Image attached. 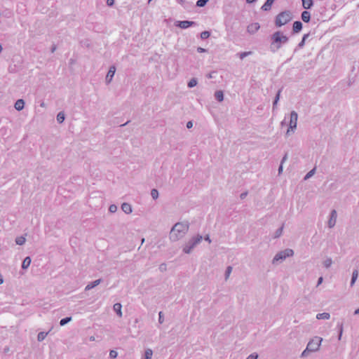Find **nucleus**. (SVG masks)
<instances>
[{
	"label": "nucleus",
	"instance_id": "obj_1",
	"mask_svg": "<svg viewBox=\"0 0 359 359\" xmlns=\"http://www.w3.org/2000/svg\"><path fill=\"white\" fill-rule=\"evenodd\" d=\"M189 230V223L187 221L175 223L169 232V240L171 243H176L183 239Z\"/></svg>",
	"mask_w": 359,
	"mask_h": 359
},
{
	"label": "nucleus",
	"instance_id": "obj_2",
	"mask_svg": "<svg viewBox=\"0 0 359 359\" xmlns=\"http://www.w3.org/2000/svg\"><path fill=\"white\" fill-rule=\"evenodd\" d=\"M288 41V37L280 32H276L271 36V43L270 48L271 51L276 52L281 48L283 44Z\"/></svg>",
	"mask_w": 359,
	"mask_h": 359
},
{
	"label": "nucleus",
	"instance_id": "obj_3",
	"mask_svg": "<svg viewBox=\"0 0 359 359\" xmlns=\"http://www.w3.org/2000/svg\"><path fill=\"white\" fill-rule=\"evenodd\" d=\"M294 252L292 249L287 248L278 252L273 257L271 263L278 265L283 263L287 258L293 257Z\"/></svg>",
	"mask_w": 359,
	"mask_h": 359
},
{
	"label": "nucleus",
	"instance_id": "obj_4",
	"mask_svg": "<svg viewBox=\"0 0 359 359\" xmlns=\"http://www.w3.org/2000/svg\"><path fill=\"white\" fill-rule=\"evenodd\" d=\"M203 240V236L198 234L191 237L187 242L182 245V252L185 254H191L194 248L198 245Z\"/></svg>",
	"mask_w": 359,
	"mask_h": 359
},
{
	"label": "nucleus",
	"instance_id": "obj_5",
	"mask_svg": "<svg viewBox=\"0 0 359 359\" xmlns=\"http://www.w3.org/2000/svg\"><path fill=\"white\" fill-rule=\"evenodd\" d=\"M292 19V15L290 11H284L278 14L276 19V25L281 27Z\"/></svg>",
	"mask_w": 359,
	"mask_h": 359
},
{
	"label": "nucleus",
	"instance_id": "obj_6",
	"mask_svg": "<svg viewBox=\"0 0 359 359\" xmlns=\"http://www.w3.org/2000/svg\"><path fill=\"white\" fill-rule=\"evenodd\" d=\"M298 114L296 111H292L290 113V119L289 123V128L287 130L286 135H290L294 133L297 126Z\"/></svg>",
	"mask_w": 359,
	"mask_h": 359
},
{
	"label": "nucleus",
	"instance_id": "obj_7",
	"mask_svg": "<svg viewBox=\"0 0 359 359\" xmlns=\"http://www.w3.org/2000/svg\"><path fill=\"white\" fill-rule=\"evenodd\" d=\"M322 341L323 338L320 337H314L309 341L306 347L308 348V350H310L311 352H316L320 349Z\"/></svg>",
	"mask_w": 359,
	"mask_h": 359
},
{
	"label": "nucleus",
	"instance_id": "obj_8",
	"mask_svg": "<svg viewBox=\"0 0 359 359\" xmlns=\"http://www.w3.org/2000/svg\"><path fill=\"white\" fill-rule=\"evenodd\" d=\"M337 213L335 210H332L330 212V218L327 222V226L329 228H333L337 222Z\"/></svg>",
	"mask_w": 359,
	"mask_h": 359
},
{
	"label": "nucleus",
	"instance_id": "obj_9",
	"mask_svg": "<svg viewBox=\"0 0 359 359\" xmlns=\"http://www.w3.org/2000/svg\"><path fill=\"white\" fill-rule=\"evenodd\" d=\"M116 72V67L112 65L109 67V69L107 74L106 78H105V82L107 84H109L111 82L113 77Z\"/></svg>",
	"mask_w": 359,
	"mask_h": 359
},
{
	"label": "nucleus",
	"instance_id": "obj_10",
	"mask_svg": "<svg viewBox=\"0 0 359 359\" xmlns=\"http://www.w3.org/2000/svg\"><path fill=\"white\" fill-rule=\"evenodd\" d=\"M260 28L259 24L258 22H253L250 24L247 27V32L250 34H255Z\"/></svg>",
	"mask_w": 359,
	"mask_h": 359
},
{
	"label": "nucleus",
	"instance_id": "obj_11",
	"mask_svg": "<svg viewBox=\"0 0 359 359\" xmlns=\"http://www.w3.org/2000/svg\"><path fill=\"white\" fill-rule=\"evenodd\" d=\"M195 24H196L195 22H193V21L184 20V21H177L176 22V26H177L182 29H187Z\"/></svg>",
	"mask_w": 359,
	"mask_h": 359
},
{
	"label": "nucleus",
	"instance_id": "obj_12",
	"mask_svg": "<svg viewBox=\"0 0 359 359\" xmlns=\"http://www.w3.org/2000/svg\"><path fill=\"white\" fill-rule=\"evenodd\" d=\"M102 280L101 279H97V280H95L91 283H89L85 287V290L86 291H88L93 288H94L95 287L97 286L98 285L100 284Z\"/></svg>",
	"mask_w": 359,
	"mask_h": 359
},
{
	"label": "nucleus",
	"instance_id": "obj_13",
	"mask_svg": "<svg viewBox=\"0 0 359 359\" xmlns=\"http://www.w3.org/2000/svg\"><path fill=\"white\" fill-rule=\"evenodd\" d=\"M121 210L126 213V214H130L133 212V208L130 204L128 203H123L121 205Z\"/></svg>",
	"mask_w": 359,
	"mask_h": 359
},
{
	"label": "nucleus",
	"instance_id": "obj_14",
	"mask_svg": "<svg viewBox=\"0 0 359 359\" xmlns=\"http://www.w3.org/2000/svg\"><path fill=\"white\" fill-rule=\"evenodd\" d=\"M122 305L120 303H116L113 306L114 311L116 313L118 317L121 318L123 316L122 313Z\"/></svg>",
	"mask_w": 359,
	"mask_h": 359
},
{
	"label": "nucleus",
	"instance_id": "obj_15",
	"mask_svg": "<svg viewBox=\"0 0 359 359\" xmlns=\"http://www.w3.org/2000/svg\"><path fill=\"white\" fill-rule=\"evenodd\" d=\"M302 29V23L300 21H295L293 23L292 29H293L294 32L297 33V32H300Z\"/></svg>",
	"mask_w": 359,
	"mask_h": 359
},
{
	"label": "nucleus",
	"instance_id": "obj_16",
	"mask_svg": "<svg viewBox=\"0 0 359 359\" xmlns=\"http://www.w3.org/2000/svg\"><path fill=\"white\" fill-rule=\"evenodd\" d=\"M311 15L309 11H303L302 13V19L305 22H309L310 21Z\"/></svg>",
	"mask_w": 359,
	"mask_h": 359
},
{
	"label": "nucleus",
	"instance_id": "obj_17",
	"mask_svg": "<svg viewBox=\"0 0 359 359\" xmlns=\"http://www.w3.org/2000/svg\"><path fill=\"white\" fill-rule=\"evenodd\" d=\"M302 6L305 9H309L313 6V0H302Z\"/></svg>",
	"mask_w": 359,
	"mask_h": 359
},
{
	"label": "nucleus",
	"instance_id": "obj_18",
	"mask_svg": "<svg viewBox=\"0 0 359 359\" xmlns=\"http://www.w3.org/2000/svg\"><path fill=\"white\" fill-rule=\"evenodd\" d=\"M215 97L219 102H222L224 100V93L222 90H217L215 93Z\"/></svg>",
	"mask_w": 359,
	"mask_h": 359
},
{
	"label": "nucleus",
	"instance_id": "obj_19",
	"mask_svg": "<svg viewBox=\"0 0 359 359\" xmlns=\"http://www.w3.org/2000/svg\"><path fill=\"white\" fill-rule=\"evenodd\" d=\"M330 318V314L329 313H318L316 315V318L318 320H322V319L328 320Z\"/></svg>",
	"mask_w": 359,
	"mask_h": 359
},
{
	"label": "nucleus",
	"instance_id": "obj_20",
	"mask_svg": "<svg viewBox=\"0 0 359 359\" xmlns=\"http://www.w3.org/2000/svg\"><path fill=\"white\" fill-rule=\"evenodd\" d=\"M358 271L357 269H355L353 273H352V278H351V286H353L357 278H358Z\"/></svg>",
	"mask_w": 359,
	"mask_h": 359
},
{
	"label": "nucleus",
	"instance_id": "obj_21",
	"mask_svg": "<svg viewBox=\"0 0 359 359\" xmlns=\"http://www.w3.org/2000/svg\"><path fill=\"white\" fill-rule=\"evenodd\" d=\"M274 0H266L265 4L262 6V8L264 11H269L271 9V5Z\"/></svg>",
	"mask_w": 359,
	"mask_h": 359
},
{
	"label": "nucleus",
	"instance_id": "obj_22",
	"mask_svg": "<svg viewBox=\"0 0 359 359\" xmlns=\"http://www.w3.org/2000/svg\"><path fill=\"white\" fill-rule=\"evenodd\" d=\"M57 121L59 123H62L64 122L65 121V113L63 111H60L57 114Z\"/></svg>",
	"mask_w": 359,
	"mask_h": 359
},
{
	"label": "nucleus",
	"instance_id": "obj_23",
	"mask_svg": "<svg viewBox=\"0 0 359 359\" xmlns=\"http://www.w3.org/2000/svg\"><path fill=\"white\" fill-rule=\"evenodd\" d=\"M233 268L231 266H229L226 267L225 273H224V278L225 280H227L229 278V276L232 272Z\"/></svg>",
	"mask_w": 359,
	"mask_h": 359
},
{
	"label": "nucleus",
	"instance_id": "obj_24",
	"mask_svg": "<svg viewBox=\"0 0 359 359\" xmlns=\"http://www.w3.org/2000/svg\"><path fill=\"white\" fill-rule=\"evenodd\" d=\"M153 355V351L151 348H147L144 351V359H151Z\"/></svg>",
	"mask_w": 359,
	"mask_h": 359
},
{
	"label": "nucleus",
	"instance_id": "obj_25",
	"mask_svg": "<svg viewBox=\"0 0 359 359\" xmlns=\"http://www.w3.org/2000/svg\"><path fill=\"white\" fill-rule=\"evenodd\" d=\"M15 108L18 111L22 110V99H19L16 101Z\"/></svg>",
	"mask_w": 359,
	"mask_h": 359
},
{
	"label": "nucleus",
	"instance_id": "obj_26",
	"mask_svg": "<svg viewBox=\"0 0 359 359\" xmlns=\"http://www.w3.org/2000/svg\"><path fill=\"white\" fill-rule=\"evenodd\" d=\"M323 266H324L325 268L328 269V268H330V267L331 266V265L332 264V259L331 258L328 257V258H327L326 259H325V260L323 261Z\"/></svg>",
	"mask_w": 359,
	"mask_h": 359
},
{
	"label": "nucleus",
	"instance_id": "obj_27",
	"mask_svg": "<svg viewBox=\"0 0 359 359\" xmlns=\"http://www.w3.org/2000/svg\"><path fill=\"white\" fill-rule=\"evenodd\" d=\"M159 193L156 189H153L151 191V196L154 200H156L158 198Z\"/></svg>",
	"mask_w": 359,
	"mask_h": 359
},
{
	"label": "nucleus",
	"instance_id": "obj_28",
	"mask_svg": "<svg viewBox=\"0 0 359 359\" xmlns=\"http://www.w3.org/2000/svg\"><path fill=\"white\" fill-rule=\"evenodd\" d=\"M48 334V332H39L37 336L38 341H43L46 337Z\"/></svg>",
	"mask_w": 359,
	"mask_h": 359
},
{
	"label": "nucleus",
	"instance_id": "obj_29",
	"mask_svg": "<svg viewBox=\"0 0 359 359\" xmlns=\"http://www.w3.org/2000/svg\"><path fill=\"white\" fill-rule=\"evenodd\" d=\"M197 83H198L197 79L195 78H193L189 81L187 86L189 88H193V87L196 86L197 85Z\"/></svg>",
	"mask_w": 359,
	"mask_h": 359
},
{
	"label": "nucleus",
	"instance_id": "obj_30",
	"mask_svg": "<svg viewBox=\"0 0 359 359\" xmlns=\"http://www.w3.org/2000/svg\"><path fill=\"white\" fill-rule=\"evenodd\" d=\"M71 320H72V318H71V317H67V318H65L62 319V320L60 321V325L61 326H64V325H65L67 323H69Z\"/></svg>",
	"mask_w": 359,
	"mask_h": 359
},
{
	"label": "nucleus",
	"instance_id": "obj_31",
	"mask_svg": "<svg viewBox=\"0 0 359 359\" xmlns=\"http://www.w3.org/2000/svg\"><path fill=\"white\" fill-rule=\"evenodd\" d=\"M210 33L208 31H204L201 33V38L202 39H206L210 37Z\"/></svg>",
	"mask_w": 359,
	"mask_h": 359
},
{
	"label": "nucleus",
	"instance_id": "obj_32",
	"mask_svg": "<svg viewBox=\"0 0 359 359\" xmlns=\"http://www.w3.org/2000/svg\"><path fill=\"white\" fill-rule=\"evenodd\" d=\"M31 264V258L29 257H27L24 259V269L27 268Z\"/></svg>",
	"mask_w": 359,
	"mask_h": 359
},
{
	"label": "nucleus",
	"instance_id": "obj_33",
	"mask_svg": "<svg viewBox=\"0 0 359 359\" xmlns=\"http://www.w3.org/2000/svg\"><path fill=\"white\" fill-rule=\"evenodd\" d=\"M280 90H278V93H277V95L276 96L275 100H274V102L273 103V109L276 108V107L277 105V103H278V100L280 99Z\"/></svg>",
	"mask_w": 359,
	"mask_h": 359
},
{
	"label": "nucleus",
	"instance_id": "obj_34",
	"mask_svg": "<svg viewBox=\"0 0 359 359\" xmlns=\"http://www.w3.org/2000/svg\"><path fill=\"white\" fill-rule=\"evenodd\" d=\"M315 172H316V169L313 168L311 170H310L304 177V180H306L308 179H309L311 177H312L314 174H315Z\"/></svg>",
	"mask_w": 359,
	"mask_h": 359
},
{
	"label": "nucleus",
	"instance_id": "obj_35",
	"mask_svg": "<svg viewBox=\"0 0 359 359\" xmlns=\"http://www.w3.org/2000/svg\"><path fill=\"white\" fill-rule=\"evenodd\" d=\"M109 211L111 213H114L117 211V206L115 204H111L109 207Z\"/></svg>",
	"mask_w": 359,
	"mask_h": 359
},
{
	"label": "nucleus",
	"instance_id": "obj_36",
	"mask_svg": "<svg viewBox=\"0 0 359 359\" xmlns=\"http://www.w3.org/2000/svg\"><path fill=\"white\" fill-rule=\"evenodd\" d=\"M209 0H198L197 2H196V5L197 6H199V7H203L204 6L207 2Z\"/></svg>",
	"mask_w": 359,
	"mask_h": 359
},
{
	"label": "nucleus",
	"instance_id": "obj_37",
	"mask_svg": "<svg viewBox=\"0 0 359 359\" xmlns=\"http://www.w3.org/2000/svg\"><path fill=\"white\" fill-rule=\"evenodd\" d=\"M252 54V52L251 51H248V52H243L241 53H240L239 55V57L241 60L244 59L245 57L250 55Z\"/></svg>",
	"mask_w": 359,
	"mask_h": 359
},
{
	"label": "nucleus",
	"instance_id": "obj_38",
	"mask_svg": "<svg viewBox=\"0 0 359 359\" xmlns=\"http://www.w3.org/2000/svg\"><path fill=\"white\" fill-rule=\"evenodd\" d=\"M311 351L310 350H308V348L306 347V349H304L302 354H301V357L302 358H305V357H307L309 353H311Z\"/></svg>",
	"mask_w": 359,
	"mask_h": 359
},
{
	"label": "nucleus",
	"instance_id": "obj_39",
	"mask_svg": "<svg viewBox=\"0 0 359 359\" xmlns=\"http://www.w3.org/2000/svg\"><path fill=\"white\" fill-rule=\"evenodd\" d=\"M159 271L161 272H165L167 271V264H165V263H163L161 264L160 266H159Z\"/></svg>",
	"mask_w": 359,
	"mask_h": 359
},
{
	"label": "nucleus",
	"instance_id": "obj_40",
	"mask_svg": "<svg viewBox=\"0 0 359 359\" xmlns=\"http://www.w3.org/2000/svg\"><path fill=\"white\" fill-rule=\"evenodd\" d=\"M158 322L160 324H162L164 322V317L162 311L158 313Z\"/></svg>",
	"mask_w": 359,
	"mask_h": 359
},
{
	"label": "nucleus",
	"instance_id": "obj_41",
	"mask_svg": "<svg viewBox=\"0 0 359 359\" xmlns=\"http://www.w3.org/2000/svg\"><path fill=\"white\" fill-rule=\"evenodd\" d=\"M259 357L258 354L257 353H252L250 355H249L246 359H257Z\"/></svg>",
	"mask_w": 359,
	"mask_h": 359
},
{
	"label": "nucleus",
	"instance_id": "obj_42",
	"mask_svg": "<svg viewBox=\"0 0 359 359\" xmlns=\"http://www.w3.org/2000/svg\"><path fill=\"white\" fill-rule=\"evenodd\" d=\"M16 245H22V236H18L15 238Z\"/></svg>",
	"mask_w": 359,
	"mask_h": 359
},
{
	"label": "nucleus",
	"instance_id": "obj_43",
	"mask_svg": "<svg viewBox=\"0 0 359 359\" xmlns=\"http://www.w3.org/2000/svg\"><path fill=\"white\" fill-rule=\"evenodd\" d=\"M117 355H118V353L116 351H114V350L110 351L109 357L111 358H116L117 357Z\"/></svg>",
	"mask_w": 359,
	"mask_h": 359
},
{
	"label": "nucleus",
	"instance_id": "obj_44",
	"mask_svg": "<svg viewBox=\"0 0 359 359\" xmlns=\"http://www.w3.org/2000/svg\"><path fill=\"white\" fill-rule=\"evenodd\" d=\"M308 34H305L304 36H303V39L302 40V41L299 43V47H302L304 45V43H305V40L308 37Z\"/></svg>",
	"mask_w": 359,
	"mask_h": 359
},
{
	"label": "nucleus",
	"instance_id": "obj_45",
	"mask_svg": "<svg viewBox=\"0 0 359 359\" xmlns=\"http://www.w3.org/2000/svg\"><path fill=\"white\" fill-rule=\"evenodd\" d=\"M287 159V154H285V156L283 157L280 163L283 164Z\"/></svg>",
	"mask_w": 359,
	"mask_h": 359
},
{
	"label": "nucleus",
	"instance_id": "obj_46",
	"mask_svg": "<svg viewBox=\"0 0 359 359\" xmlns=\"http://www.w3.org/2000/svg\"><path fill=\"white\" fill-rule=\"evenodd\" d=\"M283 164L280 163L279 168H278V175H280L283 172Z\"/></svg>",
	"mask_w": 359,
	"mask_h": 359
},
{
	"label": "nucleus",
	"instance_id": "obj_47",
	"mask_svg": "<svg viewBox=\"0 0 359 359\" xmlns=\"http://www.w3.org/2000/svg\"><path fill=\"white\" fill-rule=\"evenodd\" d=\"M197 51H198V53H205V52H206V50H205V48H203L198 47V48H197Z\"/></svg>",
	"mask_w": 359,
	"mask_h": 359
},
{
	"label": "nucleus",
	"instance_id": "obj_48",
	"mask_svg": "<svg viewBox=\"0 0 359 359\" xmlns=\"http://www.w3.org/2000/svg\"><path fill=\"white\" fill-rule=\"evenodd\" d=\"M192 126H193V123L191 121H188L187 123V128L189 129V128H192Z\"/></svg>",
	"mask_w": 359,
	"mask_h": 359
},
{
	"label": "nucleus",
	"instance_id": "obj_49",
	"mask_svg": "<svg viewBox=\"0 0 359 359\" xmlns=\"http://www.w3.org/2000/svg\"><path fill=\"white\" fill-rule=\"evenodd\" d=\"M205 241H208L209 243L212 242L209 235H206L204 238Z\"/></svg>",
	"mask_w": 359,
	"mask_h": 359
},
{
	"label": "nucleus",
	"instance_id": "obj_50",
	"mask_svg": "<svg viewBox=\"0 0 359 359\" xmlns=\"http://www.w3.org/2000/svg\"><path fill=\"white\" fill-rule=\"evenodd\" d=\"M114 3V0H107V4L108 6H112Z\"/></svg>",
	"mask_w": 359,
	"mask_h": 359
},
{
	"label": "nucleus",
	"instance_id": "obj_51",
	"mask_svg": "<svg viewBox=\"0 0 359 359\" xmlns=\"http://www.w3.org/2000/svg\"><path fill=\"white\" fill-rule=\"evenodd\" d=\"M342 332H343V327L342 325L340 327V332H339V339L340 340L341 338V335H342Z\"/></svg>",
	"mask_w": 359,
	"mask_h": 359
},
{
	"label": "nucleus",
	"instance_id": "obj_52",
	"mask_svg": "<svg viewBox=\"0 0 359 359\" xmlns=\"http://www.w3.org/2000/svg\"><path fill=\"white\" fill-rule=\"evenodd\" d=\"M323 277H320V278H318V284H317V285L318 286L319 285H320V284L323 283Z\"/></svg>",
	"mask_w": 359,
	"mask_h": 359
},
{
	"label": "nucleus",
	"instance_id": "obj_53",
	"mask_svg": "<svg viewBox=\"0 0 359 359\" xmlns=\"http://www.w3.org/2000/svg\"><path fill=\"white\" fill-rule=\"evenodd\" d=\"M354 315L359 316V308L355 310Z\"/></svg>",
	"mask_w": 359,
	"mask_h": 359
},
{
	"label": "nucleus",
	"instance_id": "obj_54",
	"mask_svg": "<svg viewBox=\"0 0 359 359\" xmlns=\"http://www.w3.org/2000/svg\"><path fill=\"white\" fill-rule=\"evenodd\" d=\"M246 195H247V193H243L241 194V198H244L246 196Z\"/></svg>",
	"mask_w": 359,
	"mask_h": 359
},
{
	"label": "nucleus",
	"instance_id": "obj_55",
	"mask_svg": "<svg viewBox=\"0 0 359 359\" xmlns=\"http://www.w3.org/2000/svg\"><path fill=\"white\" fill-rule=\"evenodd\" d=\"M4 282L2 276L0 274V285L2 284Z\"/></svg>",
	"mask_w": 359,
	"mask_h": 359
},
{
	"label": "nucleus",
	"instance_id": "obj_56",
	"mask_svg": "<svg viewBox=\"0 0 359 359\" xmlns=\"http://www.w3.org/2000/svg\"><path fill=\"white\" fill-rule=\"evenodd\" d=\"M177 2L180 4H183L184 0H177Z\"/></svg>",
	"mask_w": 359,
	"mask_h": 359
},
{
	"label": "nucleus",
	"instance_id": "obj_57",
	"mask_svg": "<svg viewBox=\"0 0 359 359\" xmlns=\"http://www.w3.org/2000/svg\"><path fill=\"white\" fill-rule=\"evenodd\" d=\"M41 107H46L45 103H44V102H41Z\"/></svg>",
	"mask_w": 359,
	"mask_h": 359
},
{
	"label": "nucleus",
	"instance_id": "obj_58",
	"mask_svg": "<svg viewBox=\"0 0 359 359\" xmlns=\"http://www.w3.org/2000/svg\"><path fill=\"white\" fill-rule=\"evenodd\" d=\"M90 341H95V337H90Z\"/></svg>",
	"mask_w": 359,
	"mask_h": 359
},
{
	"label": "nucleus",
	"instance_id": "obj_59",
	"mask_svg": "<svg viewBox=\"0 0 359 359\" xmlns=\"http://www.w3.org/2000/svg\"><path fill=\"white\" fill-rule=\"evenodd\" d=\"M212 74H210L208 75V78H212Z\"/></svg>",
	"mask_w": 359,
	"mask_h": 359
},
{
	"label": "nucleus",
	"instance_id": "obj_60",
	"mask_svg": "<svg viewBox=\"0 0 359 359\" xmlns=\"http://www.w3.org/2000/svg\"><path fill=\"white\" fill-rule=\"evenodd\" d=\"M2 50V47H1V45L0 44V53L1 52Z\"/></svg>",
	"mask_w": 359,
	"mask_h": 359
},
{
	"label": "nucleus",
	"instance_id": "obj_61",
	"mask_svg": "<svg viewBox=\"0 0 359 359\" xmlns=\"http://www.w3.org/2000/svg\"><path fill=\"white\" fill-rule=\"evenodd\" d=\"M144 242V238L142 239V244Z\"/></svg>",
	"mask_w": 359,
	"mask_h": 359
},
{
	"label": "nucleus",
	"instance_id": "obj_62",
	"mask_svg": "<svg viewBox=\"0 0 359 359\" xmlns=\"http://www.w3.org/2000/svg\"><path fill=\"white\" fill-rule=\"evenodd\" d=\"M152 0H149L148 1V3L150 4Z\"/></svg>",
	"mask_w": 359,
	"mask_h": 359
},
{
	"label": "nucleus",
	"instance_id": "obj_63",
	"mask_svg": "<svg viewBox=\"0 0 359 359\" xmlns=\"http://www.w3.org/2000/svg\"><path fill=\"white\" fill-rule=\"evenodd\" d=\"M55 49V48H53L52 49V52H54Z\"/></svg>",
	"mask_w": 359,
	"mask_h": 359
}]
</instances>
